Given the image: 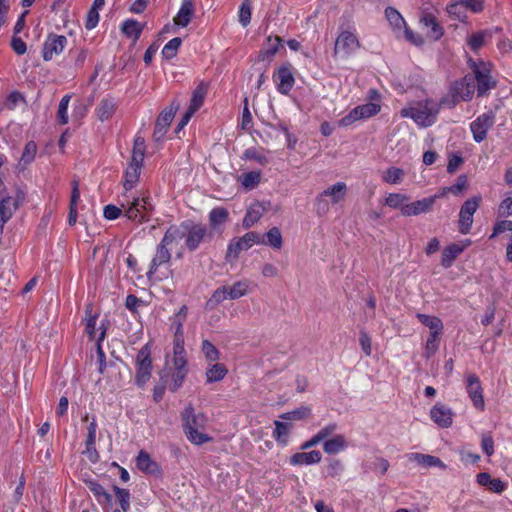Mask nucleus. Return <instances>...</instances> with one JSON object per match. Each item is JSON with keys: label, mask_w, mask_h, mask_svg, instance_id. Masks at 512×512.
I'll return each mask as SVG.
<instances>
[{"label": "nucleus", "mask_w": 512, "mask_h": 512, "mask_svg": "<svg viewBox=\"0 0 512 512\" xmlns=\"http://www.w3.org/2000/svg\"><path fill=\"white\" fill-rule=\"evenodd\" d=\"M153 205L149 197H140L124 193L120 201V207L109 204L104 207L103 214L107 220L117 219L122 211L131 221L142 223L148 221Z\"/></svg>", "instance_id": "f257e3e1"}, {"label": "nucleus", "mask_w": 512, "mask_h": 512, "mask_svg": "<svg viewBox=\"0 0 512 512\" xmlns=\"http://www.w3.org/2000/svg\"><path fill=\"white\" fill-rule=\"evenodd\" d=\"M181 418L185 435L191 443L201 445L211 441V437L203 432L207 423L203 413H196L193 406L188 405L181 413Z\"/></svg>", "instance_id": "f03ea898"}, {"label": "nucleus", "mask_w": 512, "mask_h": 512, "mask_svg": "<svg viewBox=\"0 0 512 512\" xmlns=\"http://www.w3.org/2000/svg\"><path fill=\"white\" fill-rule=\"evenodd\" d=\"M438 105L432 101L418 103L409 108H403L400 112L402 117L412 118L418 125L428 127L435 121L438 113Z\"/></svg>", "instance_id": "7ed1b4c3"}, {"label": "nucleus", "mask_w": 512, "mask_h": 512, "mask_svg": "<svg viewBox=\"0 0 512 512\" xmlns=\"http://www.w3.org/2000/svg\"><path fill=\"white\" fill-rule=\"evenodd\" d=\"M475 91V81L471 76H465L456 81L450 89L451 99L444 98L441 104L447 107H453L460 101H469L472 99Z\"/></svg>", "instance_id": "20e7f679"}, {"label": "nucleus", "mask_w": 512, "mask_h": 512, "mask_svg": "<svg viewBox=\"0 0 512 512\" xmlns=\"http://www.w3.org/2000/svg\"><path fill=\"white\" fill-rule=\"evenodd\" d=\"M25 194L17 189L13 195L0 192V235L6 222H8L19 206L23 203Z\"/></svg>", "instance_id": "39448f33"}, {"label": "nucleus", "mask_w": 512, "mask_h": 512, "mask_svg": "<svg viewBox=\"0 0 512 512\" xmlns=\"http://www.w3.org/2000/svg\"><path fill=\"white\" fill-rule=\"evenodd\" d=\"M262 236L256 232H248L242 237L233 238L227 247L226 260H236L242 251L250 249L255 244H261Z\"/></svg>", "instance_id": "423d86ee"}, {"label": "nucleus", "mask_w": 512, "mask_h": 512, "mask_svg": "<svg viewBox=\"0 0 512 512\" xmlns=\"http://www.w3.org/2000/svg\"><path fill=\"white\" fill-rule=\"evenodd\" d=\"M360 47L358 37L349 30L340 32L335 41L334 54L341 57H349Z\"/></svg>", "instance_id": "0eeeda50"}, {"label": "nucleus", "mask_w": 512, "mask_h": 512, "mask_svg": "<svg viewBox=\"0 0 512 512\" xmlns=\"http://www.w3.org/2000/svg\"><path fill=\"white\" fill-rule=\"evenodd\" d=\"M481 202L480 196H474L464 202L459 212V231L467 234L473 224V215Z\"/></svg>", "instance_id": "6e6552de"}, {"label": "nucleus", "mask_w": 512, "mask_h": 512, "mask_svg": "<svg viewBox=\"0 0 512 512\" xmlns=\"http://www.w3.org/2000/svg\"><path fill=\"white\" fill-rule=\"evenodd\" d=\"M482 0H460L447 6L449 17L458 21H464L467 18V11L479 12L482 10Z\"/></svg>", "instance_id": "1a4fd4ad"}, {"label": "nucleus", "mask_w": 512, "mask_h": 512, "mask_svg": "<svg viewBox=\"0 0 512 512\" xmlns=\"http://www.w3.org/2000/svg\"><path fill=\"white\" fill-rule=\"evenodd\" d=\"M136 383L143 386L151 376L152 361L150 358V349L147 345L142 347L136 356Z\"/></svg>", "instance_id": "9d476101"}, {"label": "nucleus", "mask_w": 512, "mask_h": 512, "mask_svg": "<svg viewBox=\"0 0 512 512\" xmlns=\"http://www.w3.org/2000/svg\"><path fill=\"white\" fill-rule=\"evenodd\" d=\"M381 106L377 103H366L352 109L340 121V126H349L357 120L370 118L380 112Z\"/></svg>", "instance_id": "9b49d317"}, {"label": "nucleus", "mask_w": 512, "mask_h": 512, "mask_svg": "<svg viewBox=\"0 0 512 512\" xmlns=\"http://www.w3.org/2000/svg\"><path fill=\"white\" fill-rule=\"evenodd\" d=\"M178 109L179 104L173 101L169 107L165 108L160 113L156 120L153 133V138L155 141H161L164 138Z\"/></svg>", "instance_id": "f8f14e48"}, {"label": "nucleus", "mask_w": 512, "mask_h": 512, "mask_svg": "<svg viewBox=\"0 0 512 512\" xmlns=\"http://www.w3.org/2000/svg\"><path fill=\"white\" fill-rule=\"evenodd\" d=\"M273 80L278 92L287 95L295 84L291 64L286 63L278 68L273 74Z\"/></svg>", "instance_id": "ddd939ff"}, {"label": "nucleus", "mask_w": 512, "mask_h": 512, "mask_svg": "<svg viewBox=\"0 0 512 512\" xmlns=\"http://www.w3.org/2000/svg\"><path fill=\"white\" fill-rule=\"evenodd\" d=\"M495 122V114L492 111L483 113L470 124L473 139L476 142H482L487 135L488 130Z\"/></svg>", "instance_id": "4468645a"}, {"label": "nucleus", "mask_w": 512, "mask_h": 512, "mask_svg": "<svg viewBox=\"0 0 512 512\" xmlns=\"http://www.w3.org/2000/svg\"><path fill=\"white\" fill-rule=\"evenodd\" d=\"M472 69L475 74L473 78L477 81L478 96H483L495 86V81L490 76V70L486 64L473 62Z\"/></svg>", "instance_id": "2eb2a0df"}, {"label": "nucleus", "mask_w": 512, "mask_h": 512, "mask_svg": "<svg viewBox=\"0 0 512 512\" xmlns=\"http://www.w3.org/2000/svg\"><path fill=\"white\" fill-rule=\"evenodd\" d=\"M186 235V230L182 227L171 226L167 229L164 237L161 240V244L170 250L175 249L177 256L181 257L183 253V246L181 242Z\"/></svg>", "instance_id": "dca6fc26"}, {"label": "nucleus", "mask_w": 512, "mask_h": 512, "mask_svg": "<svg viewBox=\"0 0 512 512\" xmlns=\"http://www.w3.org/2000/svg\"><path fill=\"white\" fill-rule=\"evenodd\" d=\"M67 44V38L63 35L49 34L43 44L42 56L45 61H50L54 56L63 52Z\"/></svg>", "instance_id": "f3484780"}, {"label": "nucleus", "mask_w": 512, "mask_h": 512, "mask_svg": "<svg viewBox=\"0 0 512 512\" xmlns=\"http://www.w3.org/2000/svg\"><path fill=\"white\" fill-rule=\"evenodd\" d=\"M466 380V390L474 407L483 411L485 409V402L483 397V388L478 376L475 374H468Z\"/></svg>", "instance_id": "a211bd4d"}, {"label": "nucleus", "mask_w": 512, "mask_h": 512, "mask_svg": "<svg viewBox=\"0 0 512 512\" xmlns=\"http://www.w3.org/2000/svg\"><path fill=\"white\" fill-rule=\"evenodd\" d=\"M186 230L185 245L190 251L196 250L207 235V228L204 225H192Z\"/></svg>", "instance_id": "6ab92c4d"}, {"label": "nucleus", "mask_w": 512, "mask_h": 512, "mask_svg": "<svg viewBox=\"0 0 512 512\" xmlns=\"http://www.w3.org/2000/svg\"><path fill=\"white\" fill-rule=\"evenodd\" d=\"M431 419L440 427L448 428L453 422V412L443 404H436L430 411Z\"/></svg>", "instance_id": "aec40b11"}, {"label": "nucleus", "mask_w": 512, "mask_h": 512, "mask_svg": "<svg viewBox=\"0 0 512 512\" xmlns=\"http://www.w3.org/2000/svg\"><path fill=\"white\" fill-rule=\"evenodd\" d=\"M435 203V197H427L417 200L403 207V216H417L429 212Z\"/></svg>", "instance_id": "412c9836"}, {"label": "nucleus", "mask_w": 512, "mask_h": 512, "mask_svg": "<svg viewBox=\"0 0 512 512\" xmlns=\"http://www.w3.org/2000/svg\"><path fill=\"white\" fill-rule=\"evenodd\" d=\"M420 23L425 31L427 38L436 41L443 35L442 27L439 25L436 18L432 14H424L420 19Z\"/></svg>", "instance_id": "4be33fe9"}, {"label": "nucleus", "mask_w": 512, "mask_h": 512, "mask_svg": "<svg viewBox=\"0 0 512 512\" xmlns=\"http://www.w3.org/2000/svg\"><path fill=\"white\" fill-rule=\"evenodd\" d=\"M471 244L470 240H465L462 243H453L447 246L442 252L441 264L445 268H449L454 260Z\"/></svg>", "instance_id": "5701e85b"}, {"label": "nucleus", "mask_w": 512, "mask_h": 512, "mask_svg": "<svg viewBox=\"0 0 512 512\" xmlns=\"http://www.w3.org/2000/svg\"><path fill=\"white\" fill-rule=\"evenodd\" d=\"M194 3L192 0H183L181 7L173 21L177 26L186 27L194 15Z\"/></svg>", "instance_id": "b1692460"}, {"label": "nucleus", "mask_w": 512, "mask_h": 512, "mask_svg": "<svg viewBox=\"0 0 512 512\" xmlns=\"http://www.w3.org/2000/svg\"><path fill=\"white\" fill-rule=\"evenodd\" d=\"M320 194L326 199L330 198L332 204H338L344 201L347 195V185L344 182H337L325 189Z\"/></svg>", "instance_id": "393cba45"}, {"label": "nucleus", "mask_w": 512, "mask_h": 512, "mask_svg": "<svg viewBox=\"0 0 512 512\" xmlns=\"http://www.w3.org/2000/svg\"><path fill=\"white\" fill-rule=\"evenodd\" d=\"M322 459V455L318 450L310 452H298L291 456V465H311L319 463Z\"/></svg>", "instance_id": "a878e982"}, {"label": "nucleus", "mask_w": 512, "mask_h": 512, "mask_svg": "<svg viewBox=\"0 0 512 512\" xmlns=\"http://www.w3.org/2000/svg\"><path fill=\"white\" fill-rule=\"evenodd\" d=\"M171 259V253L168 248H166L161 243L157 246L156 253L151 261L149 271L147 273L148 277H151V275L155 274L158 267L169 263Z\"/></svg>", "instance_id": "bb28decb"}, {"label": "nucleus", "mask_w": 512, "mask_h": 512, "mask_svg": "<svg viewBox=\"0 0 512 512\" xmlns=\"http://www.w3.org/2000/svg\"><path fill=\"white\" fill-rule=\"evenodd\" d=\"M266 212V207L259 202L253 203L247 210L244 219L243 227L248 229L257 223L263 214Z\"/></svg>", "instance_id": "cd10ccee"}, {"label": "nucleus", "mask_w": 512, "mask_h": 512, "mask_svg": "<svg viewBox=\"0 0 512 512\" xmlns=\"http://www.w3.org/2000/svg\"><path fill=\"white\" fill-rule=\"evenodd\" d=\"M347 447V441L344 435L337 434L327 439L323 443V450L326 454L335 455L345 450Z\"/></svg>", "instance_id": "c85d7f7f"}, {"label": "nucleus", "mask_w": 512, "mask_h": 512, "mask_svg": "<svg viewBox=\"0 0 512 512\" xmlns=\"http://www.w3.org/2000/svg\"><path fill=\"white\" fill-rule=\"evenodd\" d=\"M208 92V85L204 82H200L198 86L193 90L190 105L188 110L195 113L203 105Z\"/></svg>", "instance_id": "c756f323"}, {"label": "nucleus", "mask_w": 512, "mask_h": 512, "mask_svg": "<svg viewBox=\"0 0 512 512\" xmlns=\"http://www.w3.org/2000/svg\"><path fill=\"white\" fill-rule=\"evenodd\" d=\"M407 457H408L409 461L415 462L424 467L437 466L442 469L446 468V465L441 461L440 458L432 456V455H425V454H421V453H411Z\"/></svg>", "instance_id": "7c9ffc66"}, {"label": "nucleus", "mask_w": 512, "mask_h": 512, "mask_svg": "<svg viewBox=\"0 0 512 512\" xmlns=\"http://www.w3.org/2000/svg\"><path fill=\"white\" fill-rule=\"evenodd\" d=\"M116 108L117 103L113 99H102L96 108V114L98 119L101 121L110 119L115 113Z\"/></svg>", "instance_id": "2f4dec72"}, {"label": "nucleus", "mask_w": 512, "mask_h": 512, "mask_svg": "<svg viewBox=\"0 0 512 512\" xmlns=\"http://www.w3.org/2000/svg\"><path fill=\"white\" fill-rule=\"evenodd\" d=\"M137 467L145 473H156L158 472V465L154 462L150 455L145 451H140L136 459Z\"/></svg>", "instance_id": "473e14b6"}, {"label": "nucleus", "mask_w": 512, "mask_h": 512, "mask_svg": "<svg viewBox=\"0 0 512 512\" xmlns=\"http://www.w3.org/2000/svg\"><path fill=\"white\" fill-rule=\"evenodd\" d=\"M416 317L423 325L430 329V334H442L443 323L440 318L421 313H418Z\"/></svg>", "instance_id": "72a5a7b5"}, {"label": "nucleus", "mask_w": 512, "mask_h": 512, "mask_svg": "<svg viewBox=\"0 0 512 512\" xmlns=\"http://www.w3.org/2000/svg\"><path fill=\"white\" fill-rule=\"evenodd\" d=\"M146 146H145V140L141 136H137L134 139V145L132 150V156L130 163L133 165H139L142 166L145 156Z\"/></svg>", "instance_id": "f704fd0d"}, {"label": "nucleus", "mask_w": 512, "mask_h": 512, "mask_svg": "<svg viewBox=\"0 0 512 512\" xmlns=\"http://www.w3.org/2000/svg\"><path fill=\"white\" fill-rule=\"evenodd\" d=\"M86 486L88 489L94 494L100 504H110L112 501V496L105 491L102 485L93 481L86 480Z\"/></svg>", "instance_id": "c9c22d12"}, {"label": "nucleus", "mask_w": 512, "mask_h": 512, "mask_svg": "<svg viewBox=\"0 0 512 512\" xmlns=\"http://www.w3.org/2000/svg\"><path fill=\"white\" fill-rule=\"evenodd\" d=\"M409 199V196L402 193H389L384 199V204L392 209H400L403 215V207L407 206Z\"/></svg>", "instance_id": "e433bc0d"}, {"label": "nucleus", "mask_w": 512, "mask_h": 512, "mask_svg": "<svg viewBox=\"0 0 512 512\" xmlns=\"http://www.w3.org/2000/svg\"><path fill=\"white\" fill-rule=\"evenodd\" d=\"M141 167L139 165H133L129 163V166L125 172V180H124V189L125 193L129 194V191L135 186L138 182L141 172Z\"/></svg>", "instance_id": "4c0bfd02"}, {"label": "nucleus", "mask_w": 512, "mask_h": 512, "mask_svg": "<svg viewBox=\"0 0 512 512\" xmlns=\"http://www.w3.org/2000/svg\"><path fill=\"white\" fill-rule=\"evenodd\" d=\"M281 41V38L278 36H269L265 47L260 51L259 58L263 61L271 59L278 52L279 47L281 46Z\"/></svg>", "instance_id": "58836bf2"}, {"label": "nucleus", "mask_w": 512, "mask_h": 512, "mask_svg": "<svg viewBox=\"0 0 512 512\" xmlns=\"http://www.w3.org/2000/svg\"><path fill=\"white\" fill-rule=\"evenodd\" d=\"M226 288L228 290L230 300H236L249 293L250 284L247 280H241L235 282L232 286H226Z\"/></svg>", "instance_id": "ea45409f"}, {"label": "nucleus", "mask_w": 512, "mask_h": 512, "mask_svg": "<svg viewBox=\"0 0 512 512\" xmlns=\"http://www.w3.org/2000/svg\"><path fill=\"white\" fill-rule=\"evenodd\" d=\"M238 180L240 181L242 187L246 191H249L258 186L261 180V173L258 171L243 173L239 176Z\"/></svg>", "instance_id": "a19ab883"}, {"label": "nucleus", "mask_w": 512, "mask_h": 512, "mask_svg": "<svg viewBox=\"0 0 512 512\" xmlns=\"http://www.w3.org/2000/svg\"><path fill=\"white\" fill-rule=\"evenodd\" d=\"M230 299L226 286L217 288L212 296L207 300L205 308L207 310H214L221 302Z\"/></svg>", "instance_id": "79ce46f5"}, {"label": "nucleus", "mask_w": 512, "mask_h": 512, "mask_svg": "<svg viewBox=\"0 0 512 512\" xmlns=\"http://www.w3.org/2000/svg\"><path fill=\"white\" fill-rule=\"evenodd\" d=\"M227 372L228 370L223 364L215 363L211 365L210 368L207 369L206 381L208 383L218 382L226 376Z\"/></svg>", "instance_id": "37998d69"}, {"label": "nucleus", "mask_w": 512, "mask_h": 512, "mask_svg": "<svg viewBox=\"0 0 512 512\" xmlns=\"http://www.w3.org/2000/svg\"><path fill=\"white\" fill-rule=\"evenodd\" d=\"M405 176V171L397 167H389L382 175V180L388 184H400Z\"/></svg>", "instance_id": "c03bdc74"}, {"label": "nucleus", "mask_w": 512, "mask_h": 512, "mask_svg": "<svg viewBox=\"0 0 512 512\" xmlns=\"http://www.w3.org/2000/svg\"><path fill=\"white\" fill-rule=\"evenodd\" d=\"M37 153V145L34 141H29L26 143L24 150L22 152L19 165L25 168L27 165L31 164L35 159Z\"/></svg>", "instance_id": "a18cd8bd"}, {"label": "nucleus", "mask_w": 512, "mask_h": 512, "mask_svg": "<svg viewBox=\"0 0 512 512\" xmlns=\"http://www.w3.org/2000/svg\"><path fill=\"white\" fill-rule=\"evenodd\" d=\"M228 219V211L223 207H217L210 211L209 222L213 229L225 223Z\"/></svg>", "instance_id": "49530a36"}, {"label": "nucleus", "mask_w": 512, "mask_h": 512, "mask_svg": "<svg viewBox=\"0 0 512 512\" xmlns=\"http://www.w3.org/2000/svg\"><path fill=\"white\" fill-rule=\"evenodd\" d=\"M491 38V34L487 31H480L471 35L468 39V45L473 51H477Z\"/></svg>", "instance_id": "de8ad7c7"}, {"label": "nucleus", "mask_w": 512, "mask_h": 512, "mask_svg": "<svg viewBox=\"0 0 512 512\" xmlns=\"http://www.w3.org/2000/svg\"><path fill=\"white\" fill-rule=\"evenodd\" d=\"M173 355H174V367L176 370H183L186 368L187 359L184 345H173Z\"/></svg>", "instance_id": "09e8293b"}, {"label": "nucleus", "mask_w": 512, "mask_h": 512, "mask_svg": "<svg viewBox=\"0 0 512 512\" xmlns=\"http://www.w3.org/2000/svg\"><path fill=\"white\" fill-rule=\"evenodd\" d=\"M385 15L389 23L394 29H402L406 26L405 20L402 15L394 8H387L385 11Z\"/></svg>", "instance_id": "8fccbe9b"}, {"label": "nucleus", "mask_w": 512, "mask_h": 512, "mask_svg": "<svg viewBox=\"0 0 512 512\" xmlns=\"http://www.w3.org/2000/svg\"><path fill=\"white\" fill-rule=\"evenodd\" d=\"M266 237H267L266 241L262 239V241H263L262 244H268L274 249H280L282 247L283 240H282V235H281L279 228H277V227L271 228L266 233Z\"/></svg>", "instance_id": "3c124183"}, {"label": "nucleus", "mask_w": 512, "mask_h": 512, "mask_svg": "<svg viewBox=\"0 0 512 512\" xmlns=\"http://www.w3.org/2000/svg\"><path fill=\"white\" fill-rule=\"evenodd\" d=\"M122 31L128 37H133L134 40H137L142 32V26L135 20H127L122 25Z\"/></svg>", "instance_id": "603ef678"}, {"label": "nucleus", "mask_w": 512, "mask_h": 512, "mask_svg": "<svg viewBox=\"0 0 512 512\" xmlns=\"http://www.w3.org/2000/svg\"><path fill=\"white\" fill-rule=\"evenodd\" d=\"M71 100V95H65L60 100L58 111H57V121L65 125L68 123L69 117H68V106L69 102Z\"/></svg>", "instance_id": "864d4df0"}, {"label": "nucleus", "mask_w": 512, "mask_h": 512, "mask_svg": "<svg viewBox=\"0 0 512 512\" xmlns=\"http://www.w3.org/2000/svg\"><path fill=\"white\" fill-rule=\"evenodd\" d=\"M290 428L291 426L287 423L275 421V430L273 432L275 439L282 444H286Z\"/></svg>", "instance_id": "5fc2aeb1"}, {"label": "nucleus", "mask_w": 512, "mask_h": 512, "mask_svg": "<svg viewBox=\"0 0 512 512\" xmlns=\"http://www.w3.org/2000/svg\"><path fill=\"white\" fill-rule=\"evenodd\" d=\"M182 40L179 37L171 39L162 49V55L166 59H172L176 56Z\"/></svg>", "instance_id": "6e6d98bb"}, {"label": "nucleus", "mask_w": 512, "mask_h": 512, "mask_svg": "<svg viewBox=\"0 0 512 512\" xmlns=\"http://www.w3.org/2000/svg\"><path fill=\"white\" fill-rule=\"evenodd\" d=\"M244 158L246 160L256 161L260 165H266L268 163L267 156L259 149L249 148L244 152Z\"/></svg>", "instance_id": "4d7b16f0"}, {"label": "nucleus", "mask_w": 512, "mask_h": 512, "mask_svg": "<svg viewBox=\"0 0 512 512\" xmlns=\"http://www.w3.org/2000/svg\"><path fill=\"white\" fill-rule=\"evenodd\" d=\"M96 320H97V315H92V307L88 306L86 308L85 331L91 339H94L96 337V329H95Z\"/></svg>", "instance_id": "13d9d810"}, {"label": "nucleus", "mask_w": 512, "mask_h": 512, "mask_svg": "<svg viewBox=\"0 0 512 512\" xmlns=\"http://www.w3.org/2000/svg\"><path fill=\"white\" fill-rule=\"evenodd\" d=\"M114 491L121 510L127 512L130 509V494L128 490L114 486Z\"/></svg>", "instance_id": "bf43d9fd"}, {"label": "nucleus", "mask_w": 512, "mask_h": 512, "mask_svg": "<svg viewBox=\"0 0 512 512\" xmlns=\"http://www.w3.org/2000/svg\"><path fill=\"white\" fill-rule=\"evenodd\" d=\"M202 352L205 358L210 362H215L219 359L218 349L208 340L202 341Z\"/></svg>", "instance_id": "052dcab7"}, {"label": "nucleus", "mask_w": 512, "mask_h": 512, "mask_svg": "<svg viewBox=\"0 0 512 512\" xmlns=\"http://www.w3.org/2000/svg\"><path fill=\"white\" fill-rule=\"evenodd\" d=\"M441 334H430L425 345V357L430 358L439 348Z\"/></svg>", "instance_id": "680f3d73"}, {"label": "nucleus", "mask_w": 512, "mask_h": 512, "mask_svg": "<svg viewBox=\"0 0 512 512\" xmlns=\"http://www.w3.org/2000/svg\"><path fill=\"white\" fill-rule=\"evenodd\" d=\"M251 20V0H244L239 11V22L246 27Z\"/></svg>", "instance_id": "e2e57ef3"}, {"label": "nucleus", "mask_w": 512, "mask_h": 512, "mask_svg": "<svg viewBox=\"0 0 512 512\" xmlns=\"http://www.w3.org/2000/svg\"><path fill=\"white\" fill-rule=\"evenodd\" d=\"M310 413V409L306 407H302L291 412L285 413L281 416V418L286 420H300L306 417Z\"/></svg>", "instance_id": "0e129e2a"}, {"label": "nucleus", "mask_w": 512, "mask_h": 512, "mask_svg": "<svg viewBox=\"0 0 512 512\" xmlns=\"http://www.w3.org/2000/svg\"><path fill=\"white\" fill-rule=\"evenodd\" d=\"M359 342L364 354L366 356H370L372 354V341L370 336L366 332L362 331L360 333Z\"/></svg>", "instance_id": "69168bd1"}, {"label": "nucleus", "mask_w": 512, "mask_h": 512, "mask_svg": "<svg viewBox=\"0 0 512 512\" xmlns=\"http://www.w3.org/2000/svg\"><path fill=\"white\" fill-rule=\"evenodd\" d=\"M21 102H24V97L19 92H12L7 97L4 105L7 109L13 110Z\"/></svg>", "instance_id": "338daca9"}, {"label": "nucleus", "mask_w": 512, "mask_h": 512, "mask_svg": "<svg viewBox=\"0 0 512 512\" xmlns=\"http://www.w3.org/2000/svg\"><path fill=\"white\" fill-rule=\"evenodd\" d=\"M336 430H337V425L335 423H331V424H328V425L324 426L323 428H321L317 432V435L320 438L321 442L322 441L324 442L327 439H329V437H333Z\"/></svg>", "instance_id": "774afa93"}]
</instances>
